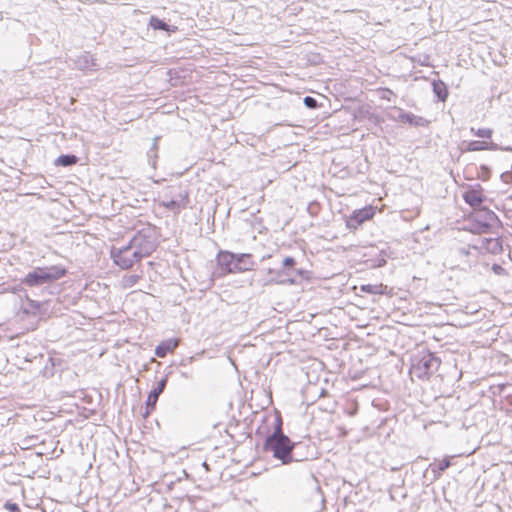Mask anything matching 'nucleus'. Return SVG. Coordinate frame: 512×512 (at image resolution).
<instances>
[{
	"mask_svg": "<svg viewBox=\"0 0 512 512\" xmlns=\"http://www.w3.org/2000/svg\"><path fill=\"white\" fill-rule=\"evenodd\" d=\"M217 263L225 273H239L252 269L254 261L251 254H234L229 251H220Z\"/></svg>",
	"mask_w": 512,
	"mask_h": 512,
	"instance_id": "nucleus-1",
	"label": "nucleus"
},
{
	"mask_svg": "<svg viewBox=\"0 0 512 512\" xmlns=\"http://www.w3.org/2000/svg\"><path fill=\"white\" fill-rule=\"evenodd\" d=\"M67 275V269L62 265L37 267L26 274L22 282L29 287H36L57 281Z\"/></svg>",
	"mask_w": 512,
	"mask_h": 512,
	"instance_id": "nucleus-2",
	"label": "nucleus"
},
{
	"mask_svg": "<svg viewBox=\"0 0 512 512\" xmlns=\"http://www.w3.org/2000/svg\"><path fill=\"white\" fill-rule=\"evenodd\" d=\"M129 244L143 260L151 256L158 247L156 232L151 227L142 228L135 233Z\"/></svg>",
	"mask_w": 512,
	"mask_h": 512,
	"instance_id": "nucleus-3",
	"label": "nucleus"
},
{
	"mask_svg": "<svg viewBox=\"0 0 512 512\" xmlns=\"http://www.w3.org/2000/svg\"><path fill=\"white\" fill-rule=\"evenodd\" d=\"M440 359L429 351L419 353L412 361L410 374L418 379L428 380L440 366Z\"/></svg>",
	"mask_w": 512,
	"mask_h": 512,
	"instance_id": "nucleus-4",
	"label": "nucleus"
},
{
	"mask_svg": "<svg viewBox=\"0 0 512 512\" xmlns=\"http://www.w3.org/2000/svg\"><path fill=\"white\" fill-rule=\"evenodd\" d=\"M257 433L259 435L267 434L264 448H293L291 440L282 431L280 418L275 420L272 427L264 423L258 428Z\"/></svg>",
	"mask_w": 512,
	"mask_h": 512,
	"instance_id": "nucleus-5",
	"label": "nucleus"
},
{
	"mask_svg": "<svg viewBox=\"0 0 512 512\" xmlns=\"http://www.w3.org/2000/svg\"><path fill=\"white\" fill-rule=\"evenodd\" d=\"M110 257L113 263L123 270H129L142 261L129 243L122 247L112 246Z\"/></svg>",
	"mask_w": 512,
	"mask_h": 512,
	"instance_id": "nucleus-6",
	"label": "nucleus"
},
{
	"mask_svg": "<svg viewBox=\"0 0 512 512\" xmlns=\"http://www.w3.org/2000/svg\"><path fill=\"white\" fill-rule=\"evenodd\" d=\"M376 213L377 207L373 205H367L360 209H356L345 218V226L349 231L355 232L364 223L373 220Z\"/></svg>",
	"mask_w": 512,
	"mask_h": 512,
	"instance_id": "nucleus-7",
	"label": "nucleus"
},
{
	"mask_svg": "<svg viewBox=\"0 0 512 512\" xmlns=\"http://www.w3.org/2000/svg\"><path fill=\"white\" fill-rule=\"evenodd\" d=\"M463 199L471 207L480 206L485 200L482 186L478 184L474 187H470L463 193Z\"/></svg>",
	"mask_w": 512,
	"mask_h": 512,
	"instance_id": "nucleus-8",
	"label": "nucleus"
},
{
	"mask_svg": "<svg viewBox=\"0 0 512 512\" xmlns=\"http://www.w3.org/2000/svg\"><path fill=\"white\" fill-rule=\"evenodd\" d=\"M179 341L175 338L162 341L155 349V355L164 358L166 355L173 353L177 348Z\"/></svg>",
	"mask_w": 512,
	"mask_h": 512,
	"instance_id": "nucleus-9",
	"label": "nucleus"
},
{
	"mask_svg": "<svg viewBox=\"0 0 512 512\" xmlns=\"http://www.w3.org/2000/svg\"><path fill=\"white\" fill-rule=\"evenodd\" d=\"M207 458L216 471L228 467V465L224 463L226 455L223 450H211V453L207 456Z\"/></svg>",
	"mask_w": 512,
	"mask_h": 512,
	"instance_id": "nucleus-10",
	"label": "nucleus"
},
{
	"mask_svg": "<svg viewBox=\"0 0 512 512\" xmlns=\"http://www.w3.org/2000/svg\"><path fill=\"white\" fill-rule=\"evenodd\" d=\"M273 453V457L277 460H280L281 464H289L292 461H300L304 459H308L309 456L306 455L301 458H294L292 455L293 450H270Z\"/></svg>",
	"mask_w": 512,
	"mask_h": 512,
	"instance_id": "nucleus-11",
	"label": "nucleus"
},
{
	"mask_svg": "<svg viewBox=\"0 0 512 512\" xmlns=\"http://www.w3.org/2000/svg\"><path fill=\"white\" fill-rule=\"evenodd\" d=\"M455 457L456 455L447 456L442 460L433 462L432 464H430V467L434 473L440 474L452 465L451 460L454 459Z\"/></svg>",
	"mask_w": 512,
	"mask_h": 512,
	"instance_id": "nucleus-12",
	"label": "nucleus"
},
{
	"mask_svg": "<svg viewBox=\"0 0 512 512\" xmlns=\"http://www.w3.org/2000/svg\"><path fill=\"white\" fill-rule=\"evenodd\" d=\"M361 291L375 295H383L387 291V286L382 283L366 284L361 286Z\"/></svg>",
	"mask_w": 512,
	"mask_h": 512,
	"instance_id": "nucleus-13",
	"label": "nucleus"
},
{
	"mask_svg": "<svg viewBox=\"0 0 512 512\" xmlns=\"http://www.w3.org/2000/svg\"><path fill=\"white\" fill-rule=\"evenodd\" d=\"M433 90L437 94L438 98L445 101L448 96V90L445 83L441 80L433 82Z\"/></svg>",
	"mask_w": 512,
	"mask_h": 512,
	"instance_id": "nucleus-14",
	"label": "nucleus"
},
{
	"mask_svg": "<svg viewBox=\"0 0 512 512\" xmlns=\"http://www.w3.org/2000/svg\"><path fill=\"white\" fill-rule=\"evenodd\" d=\"M157 401L158 398L156 397V394L149 393L146 401L145 411L142 414L144 419L148 418V416L155 410Z\"/></svg>",
	"mask_w": 512,
	"mask_h": 512,
	"instance_id": "nucleus-15",
	"label": "nucleus"
},
{
	"mask_svg": "<svg viewBox=\"0 0 512 512\" xmlns=\"http://www.w3.org/2000/svg\"><path fill=\"white\" fill-rule=\"evenodd\" d=\"M78 162V158L75 155H61L55 160L57 166H71Z\"/></svg>",
	"mask_w": 512,
	"mask_h": 512,
	"instance_id": "nucleus-16",
	"label": "nucleus"
},
{
	"mask_svg": "<svg viewBox=\"0 0 512 512\" xmlns=\"http://www.w3.org/2000/svg\"><path fill=\"white\" fill-rule=\"evenodd\" d=\"M149 25L154 29V30H165V31H170L169 29V26L164 22L162 21L161 19L155 17V16H152L149 20Z\"/></svg>",
	"mask_w": 512,
	"mask_h": 512,
	"instance_id": "nucleus-17",
	"label": "nucleus"
},
{
	"mask_svg": "<svg viewBox=\"0 0 512 512\" xmlns=\"http://www.w3.org/2000/svg\"><path fill=\"white\" fill-rule=\"evenodd\" d=\"M140 276L138 275H127L121 280V286L124 289L131 288L138 283Z\"/></svg>",
	"mask_w": 512,
	"mask_h": 512,
	"instance_id": "nucleus-18",
	"label": "nucleus"
},
{
	"mask_svg": "<svg viewBox=\"0 0 512 512\" xmlns=\"http://www.w3.org/2000/svg\"><path fill=\"white\" fill-rule=\"evenodd\" d=\"M467 149H468V151H480V150L492 149V147L485 142L472 141L468 144Z\"/></svg>",
	"mask_w": 512,
	"mask_h": 512,
	"instance_id": "nucleus-19",
	"label": "nucleus"
},
{
	"mask_svg": "<svg viewBox=\"0 0 512 512\" xmlns=\"http://www.w3.org/2000/svg\"><path fill=\"white\" fill-rule=\"evenodd\" d=\"M64 452V450H49L47 453L43 452H35L34 457L37 459H41L43 455L47 456L49 459L58 458Z\"/></svg>",
	"mask_w": 512,
	"mask_h": 512,
	"instance_id": "nucleus-20",
	"label": "nucleus"
},
{
	"mask_svg": "<svg viewBox=\"0 0 512 512\" xmlns=\"http://www.w3.org/2000/svg\"><path fill=\"white\" fill-rule=\"evenodd\" d=\"M475 136L480 138H491L492 130L489 128H479L477 130L472 129Z\"/></svg>",
	"mask_w": 512,
	"mask_h": 512,
	"instance_id": "nucleus-21",
	"label": "nucleus"
},
{
	"mask_svg": "<svg viewBox=\"0 0 512 512\" xmlns=\"http://www.w3.org/2000/svg\"><path fill=\"white\" fill-rule=\"evenodd\" d=\"M230 452V460L232 462H235L237 464H243V467H248L251 463V460L250 459H247V460H240V459H237L236 458V452L237 450L236 449H233V450H228Z\"/></svg>",
	"mask_w": 512,
	"mask_h": 512,
	"instance_id": "nucleus-22",
	"label": "nucleus"
},
{
	"mask_svg": "<svg viewBox=\"0 0 512 512\" xmlns=\"http://www.w3.org/2000/svg\"><path fill=\"white\" fill-rule=\"evenodd\" d=\"M161 205L163 207H165L166 209H169V210H172L174 212H179L180 210V204L174 200H171V201H163L161 203Z\"/></svg>",
	"mask_w": 512,
	"mask_h": 512,
	"instance_id": "nucleus-23",
	"label": "nucleus"
},
{
	"mask_svg": "<svg viewBox=\"0 0 512 512\" xmlns=\"http://www.w3.org/2000/svg\"><path fill=\"white\" fill-rule=\"evenodd\" d=\"M307 484L313 489L317 497L321 496V489L314 478H308Z\"/></svg>",
	"mask_w": 512,
	"mask_h": 512,
	"instance_id": "nucleus-24",
	"label": "nucleus"
},
{
	"mask_svg": "<svg viewBox=\"0 0 512 512\" xmlns=\"http://www.w3.org/2000/svg\"><path fill=\"white\" fill-rule=\"evenodd\" d=\"M4 508L9 512H21L19 505L10 500L4 503Z\"/></svg>",
	"mask_w": 512,
	"mask_h": 512,
	"instance_id": "nucleus-25",
	"label": "nucleus"
},
{
	"mask_svg": "<svg viewBox=\"0 0 512 512\" xmlns=\"http://www.w3.org/2000/svg\"><path fill=\"white\" fill-rule=\"evenodd\" d=\"M166 381L161 380L158 385L153 388V390L150 392V394H156V397L159 398L160 394L163 392L165 387Z\"/></svg>",
	"mask_w": 512,
	"mask_h": 512,
	"instance_id": "nucleus-26",
	"label": "nucleus"
},
{
	"mask_svg": "<svg viewBox=\"0 0 512 512\" xmlns=\"http://www.w3.org/2000/svg\"><path fill=\"white\" fill-rule=\"evenodd\" d=\"M304 104L308 107V108H311V109H314L316 108L318 105H317V101L310 97V96H307L304 98Z\"/></svg>",
	"mask_w": 512,
	"mask_h": 512,
	"instance_id": "nucleus-27",
	"label": "nucleus"
},
{
	"mask_svg": "<svg viewBox=\"0 0 512 512\" xmlns=\"http://www.w3.org/2000/svg\"><path fill=\"white\" fill-rule=\"evenodd\" d=\"M296 265V261L293 257H286L283 260L284 268H293Z\"/></svg>",
	"mask_w": 512,
	"mask_h": 512,
	"instance_id": "nucleus-28",
	"label": "nucleus"
},
{
	"mask_svg": "<svg viewBox=\"0 0 512 512\" xmlns=\"http://www.w3.org/2000/svg\"><path fill=\"white\" fill-rule=\"evenodd\" d=\"M492 270L497 275H506L507 274L506 270L499 264H493Z\"/></svg>",
	"mask_w": 512,
	"mask_h": 512,
	"instance_id": "nucleus-29",
	"label": "nucleus"
},
{
	"mask_svg": "<svg viewBox=\"0 0 512 512\" xmlns=\"http://www.w3.org/2000/svg\"><path fill=\"white\" fill-rule=\"evenodd\" d=\"M110 454L108 455V458L113 461L114 464L118 465L116 463V460L119 458V452L118 450H109Z\"/></svg>",
	"mask_w": 512,
	"mask_h": 512,
	"instance_id": "nucleus-30",
	"label": "nucleus"
},
{
	"mask_svg": "<svg viewBox=\"0 0 512 512\" xmlns=\"http://www.w3.org/2000/svg\"><path fill=\"white\" fill-rule=\"evenodd\" d=\"M202 466L205 468L206 471L214 470L213 466L211 465L209 459L206 457V459L202 462Z\"/></svg>",
	"mask_w": 512,
	"mask_h": 512,
	"instance_id": "nucleus-31",
	"label": "nucleus"
},
{
	"mask_svg": "<svg viewBox=\"0 0 512 512\" xmlns=\"http://www.w3.org/2000/svg\"><path fill=\"white\" fill-rule=\"evenodd\" d=\"M311 453H310V457L311 458H318L319 457V453H318V450H310Z\"/></svg>",
	"mask_w": 512,
	"mask_h": 512,
	"instance_id": "nucleus-32",
	"label": "nucleus"
},
{
	"mask_svg": "<svg viewBox=\"0 0 512 512\" xmlns=\"http://www.w3.org/2000/svg\"><path fill=\"white\" fill-rule=\"evenodd\" d=\"M31 306L35 309H39L40 308V304L39 303H36L35 301H31Z\"/></svg>",
	"mask_w": 512,
	"mask_h": 512,
	"instance_id": "nucleus-33",
	"label": "nucleus"
},
{
	"mask_svg": "<svg viewBox=\"0 0 512 512\" xmlns=\"http://www.w3.org/2000/svg\"><path fill=\"white\" fill-rule=\"evenodd\" d=\"M130 451H131V450H129V449L124 450V452H125V457L129 458V452H130Z\"/></svg>",
	"mask_w": 512,
	"mask_h": 512,
	"instance_id": "nucleus-34",
	"label": "nucleus"
},
{
	"mask_svg": "<svg viewBox=\"0 0 512 512\" xmlns=\"http://www.w3.org/2000/svg\"><path fill=\"white\" fill-rule=\"evenodd\" d=\"M474 452H476V449H473L468 455H471L473 454Z\"/></svg>",
	"mask_w": 512,
	"mask_h": 512,
	"instance_id": "nucleus-35",
	"label": "nucleus"
}]
</instances>
